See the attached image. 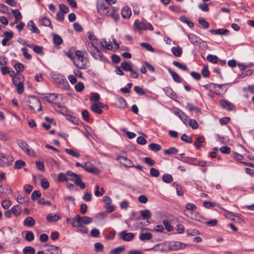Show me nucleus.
<instances>
[{
	"mask_svg": "<svg viewBox=\"0 0 254 254\" xmlns=\"http://www.w3.org/2000/svg\"><path fill=\"white\" fill-rule=\"evenodd\" d=\"M97 12L102 15L111 17L115 21H117L120 16L117 12L118 9L111 6L107 5L102 0L97 3Z\"/></svg>",
	"mask_w": 254,
	"mask_h": 254,
	"instance_id": "f257e3e1",
	"label": "nucleus"
},
{
	"mask_svg": "<svg viewBox=\"0 0 254 254\" xmlns=\"http://www.w3.org/2000/svg\"><path fill=\"white\" fill-rule=\"evenodd\" d=\"M68 175L74 178V180H72L75 184L79 186L81 190H83L85 188V184L84 183L82 182L81 178L80 175L72 172L71 171H68L66 172V174L63 173H60L58 175V179L60 182H63L64 181L67 182L68 178L66 176Z\"/></svg>",
	"mask_w": 254,
	"mask_h": 254,
	"instance_id": "f03ea898",
	"label": "nucleus"
},
{
	"mask_svg": "<svg viewBox=\"0 0 254 254\" xmlns=\"http://www.w3.org/2000/svg\"><path fill=\"white\" fill-rule=\"evenodd\" d=\"M97 43L95 42L88 43L86 45L88 51L95 59L101 61H105L106 60V58L97 47Z\"/></svg>",
	"mask_w": 254,
	"mask_h": 254,
	"instance_id": "7ed1b4c3",
	"label": "nucleus"
},
{
	"mask_svg": "<svg viewBox=\"0 0 254 254\" xmlns=\"http://www.w3.org/2000/svg\"><path fill=\"white\" fill-rule=\"evenodd\" d=\"M52 77L53 81L59 88L64 90H68L69 85L66 78L61 73H53Z\"/></svg>",
	"mask_w": 254,
	"mask_h": 254,
	"instance_id": "20e7f679",
	"label": "nucleus"
},
{
	"mask_svg": "<svg viewBox=\"0 0 254 254\" xmlns=\"http://www.w3.org/2000/svg\"><path fill=\"white\" fill-rule=\"evenodd\" d=\"M27 102L28 103V108L33 113H35L36 111H40L42 110L41 102L36 96H28Z\"/></svg>",
	"mask_w": 254,
	"mask_h": 254,
	"instance_id": "39448f33",
	"label": "nucleus"
},
{
	"mask_svg": "<svg viewBox=\"0 0 254 254\" xmlns=\"http://www.w3.org/2000/svg\"><path fill=\"white\" fill-rule=\"evenodd\" d=\"M74 65L80 69H86L89 67V61L87 58H75L73 60Z\"/></svg>",
	"mask_w": 254,
	"mask_h": 254,
	"instance_id": "423d86ee",
	"label": "nucleus"
},
{
	"mask_svg": "<svg viewBox=\"0 0 254 254\" xmlns=\"http://www.w3.org/2000/svg\"><path fill=\"white\" fill-rule=\"evenodd\" d=\"M18 145L28 155L34 156V151L30 148L29 145L24 141L19 139L17 141Z\"/></svg>",
	"mask_w": 254,
	"mask_h": 254,
	"instance_id": "0eeeda50",
	"label": "nucleus"
},
{
	"mask_svg": "<svg viewBox=\"0 0 254 254\" xmlns=\"http://www.w3.org/2000/svg\"><path fill=\"white\" fill-rule=\"evenodd\" d=\"M13 161L12 157L8 155L0 153V166H9Z\"/></svg>",
	"mask_w": 254,
	"mask_h": 254,
	"instance_id": "6e6552de",
	"label": "nucleus"
},
{
	"mask_svg": "<svg viewBox=\"0 0 254 254\" xmlns=\"http://www.w3.org/2000/svg\"><path fill=\"white\" fill-rule=\"evenodd\" d=\"M75 220L77 224H89L92 222V218L88 216H81L79 214L75 216Z\"/></svg>",
	"mask_w": 254,
	"mask_h": 254,
	"instance_id": "1a4fd4ad",
	"label": "nucleus"
},
{
	"mask_svg": "<svg viewBox=\"0 0 254 254\" xmlns=\"http://www.w3.org/2000/svg\"><path fill=\"white\" fill-rule=\"evenodd\" d=\"M58 97V94L55 93H49L47 95L44 96L42 99L50 103H53L55 105L56 103L55 102L56 99Z\"/></svg>",
	"mask_w": 254,
	"mask_h": 254,
	"instance_id": "9d476101",
	"label": "nucleus"
},
{
	"mask_svg": "<svg viewBox=\"0 0 254 254\" xmlns=\"http://www.w3.org/2000/svg\"><path fill=\"white\" fill-rule=\"evenodd\" d=\"M120 238L125 241H130L134 238V234L132 233H127L125 231L121 232L119 234Z\"/></svg>",
	"mask_w": 254,
	"mask_h": 254,
	"instance_id": "9b49d317",
	"label": "nucleus"
},
{
	"mask_svg": "<svg viewBox=\"0 0 254 254\" xmlns=\"http://www.w3.org/2000/svg\"><path fill=\"white\" fill-rule=\"evenodd\" d=\"M118 160L120 162L123 164L125 166L127 167H134V164L129 159L126 157L121 156L118 157Z\"/></svg>",
	"mask_w": 254,
	"mask_h": 254,
	"instance_id": "f8f14e48",
	"label": "nucleus"
},
{
	"mask_svg": "<svg viewBox=\"0 0 254 254\" xmlns=\"http://www.w3.org/2000/svg\"><path fill=\"white\" fill-rule=\"evenodd\" d=\"M219 102L221 106L228 111H232L235 108L234 105L228 101L221 100Z\"/></svg>",
	"mask_w": 254,
	"mask_h": 254,
	"instance_id": "ddd939ff",
	"label": "nucleus"
},
{
	"mask_svg": "<svg viewBox=\"0 0 254 254\" xmlns=\"http://www.w3.org/2000/svg\"><path fill=\"white\" fill-rule=\"evenodd\" d=\"M188 38L190 42L194 45H198L203 42L199 37L193 34H189Z\"/></svg>",
	"mask_w": 254,
	"mask_h": 254,
	"instance_id": "4468645a",
	"label": "nucleus"
},
{
	"mask_svg": "<svg viewBox=\"0 0 254 254\" xmlns=\"http://www.w3.org/2000/svg\"><path fill=\"white\" fill-rule=\"evenodd\" d=\"M2 194L6 195H11L12 190L11 189L6 185H0V196Z\"/></svg>",
	"mask_w": 254,
	"mask_h": 254,
	"instance_id": "2eb2a0df",
	"label": "nucleus"
},
{
	"mask_svg": "<svg viewBox=\"0 0 254 254\" xmlns=\"http://www.w3.org/2000/svg\"><path fill=\"white\" fill-rule=\"evenodd\" d=\"M27 27L32 33L37 34H39L40 33L39 29L36 26L33 20H30L28 22Z\"/></svg>",
	"mask_w": 254,
	"mask_h": 254,
	"instance_id": "dca6fc26",
	"label": "nucleus"
},
{
	"mask_svg": "<svg viewBox=\"0 0 254 254\" xmlns=\"http://www.w3.org/2000/svg\"><path fill=\"white\" fill-rule=\"evenodd\" d=\"M85 171L95 175H98L100 173V171L90 163H88Z\"/></svg>",
	"mask_w": 254,
	"mask_h": 254,
	"instance_id": "f3484780",
	"label": "nucleus"
},
{
	"mask_svg": "<svg viewBox=\"0 0 254 254\" xmlns=\"http://www.w3.org/2000/svg\"><path fill=\"white\" fill-rule=\"evenodd\" d=\"M72 226L73 227L77 228L78 231L81 233L85 234H87L88 233V228L83 225L77 224L74 221L72 224Z\"/></svg>",
	"mask_w": 254,
	"mask_h": 254,
	"instance_id": "a211bd4d",
	"label": "nucleus"
},
{
	"mask_svg": "<svg viewBox=\"0 0 254 254\" xmlns=\"http://www.w3.org/2000/svg\"><path fill=\"white\" fill-rule=\"evenodd\" d=\"M209 32L212 34L226 35L229 33V30L226 29H211Z\"/></svg>",
	"mask_w": 254,
	"mask_h": 254,
	"instance_id": "6ab92c4d",
	"label": "nucleus"
},
{
	"mask_svg": "<svg viewBox=\"0 0 254 254\" xmlns=\"http://www.w3.org/2000/svg\"><path fill=\"white\" fill-rule=\"evenodd\" d=\"M168 71L171 74L172 78L175 82L177 83H181L182 82V79L181 77L177 72L173 70L170 68H168Z\"/></svg>",
	"mask_w": 254,
	"mask_h": 254,
	"instance_id": "aec40b11",
	"label": "nucleus"
},
{
	"mask_svg": "<svg viewBox=\"0 0 254 254\" xmlns=\"http://www.w3.org/2000/svg\"><path fill=\"white\" fill-rule=\"evenodd\" d=\"M11 211L15 216L18 217L21 214L22 208L19 205H16L12 207Z\"/></svg>",
	"mask_w": 254,
	"mask_h": 254,
	"instance_id": "412c9836",
	"label": "nucleus"
},
{
	"mask_svg": "<svg viewBox=\"0 0 254 254\" xmlns=\"http://www.w3.org/2000/svg\"><path fill=\"white\" fill-rule=\"evenodd\" d=\"M23 224L26 227H33L35 224V220L32 217H28L24 220Z\"/></svg>",
	"mask_w": 254,
	"mask_h": 254,
	"instance_id": "4be33fe9",
	"label": "nucleus"
},
{
	"mask_svg": "<svg viewBox=\"0 0 254 254\" xmlns=\"http://www.w3.org/2000/svg\"><path fill=\"white\" fill-rule=\"evenodd\" d=\"M122 16L124 18H129L131 14V11L128 7H125L122 9Z\"/></svg>",
	"mask_w": 254,
	"mask_h": 254,
	"instance_id": "5701e85b",
	"label": "nucleus"
},
{
	"mask_svg": "<svg viewBox=\"0 0 254 254\" xmlns=\"http://www.w3.org/2000/svg\"><path fill=\"white\" fill-rule=\"evenodd\" d=\"M152 238V234L149 232L142 233L139 235V239L142 241L150 240Z\"/></svg>",
	"mask_w": 254,
	"mask_h": 254,
	"instance_id": "b1692460",
	"label": "nucleus"
},
{
	"mask_svg": "<svg viewBox=\"0 0 254 254\" xmlns=\"http://www.w3.org/2000/svg\"><path fill=\"white\" fill-rule=\"evenodd\" d=\"M53 107L57 112L63 115H65L67 113V109L64 106L58 105L57 104H56L55 105H53Z\"/></svg>",
	"mask_w": 254,
	"mask_h": 254,
	"instance_id": "393cba45",
	"label": "nucleus"
},
{
	"mask_svg": "<svg viewBox=\"0 0 254 254\" xmlns=\"http://www.w3.org/2000/svg\"><path fill=\"white\" fill-rule=\"evenodd\" d=\"M205 141V138L203 136H199L197 137L196 141L194 142V145L196 149H199L201 147V143Z\"/></svg>",
	"mask_w": 254,
	"mask_h": 254,
	"instance_id": "a878e982",
	"label": "nucleus"
},
{
	"mask_svg": "<svg viewBox=\"0 0 254 254\" xmlns=\"http://www.w3.org/2000/svg\"><path fill=\"white\" fill-rule=\"evenodd\" d=\"M171 51L172 53L177 57H181L183 51L182 48L179 46L178 47H173L171 49Z\"/></svg>",
	"mask_w": 254,
	"mask_h": 254,
	"instance_id": "bb28decb",
	"label": "nucleus"
},
{
	"mask_svg": "<svg viewBox=\"0 0 254 254\" xmlns=\"http://www.w3.org/2000/svg\"><path fill=\"white\" fill-rule=\"evenodd\" d=\"M46 218L49 222H56L59 219L60 216L56 214L50 213L47 215Z\"/></svg>",
	"mask_w": 254,
	"mask_h": 254,
	"instance_id": "cd10ccee",
	"label": "nucleus"
},
{
	"mask_svg": "<svg viewBox=\"0 0 254 254\" xmlns=\"http://www.w3.org/2000/svg\"><path fill=\"white\" fill-rule=\"evenodd\" d=\"M140 213L143 219H148L151 217V213L149 210L145 209L141 210Z\"/></svg>",
	"mask_w": 254,
	"mask_h": 254,
	"instance_id": "c85d7f7f",
	"label": "nucleus"
},
{
	"mask_svg": "<svg viewBox=\"0 0 254 254\" xmlns=\"http://www.w3.org/2000/svg\"><path fill=\"white\" fill-rule=\"evenodd\" d=\"M121 67L126 71H131L132 67L130 63L125 61L121 64Z\"/></svg>",
	"mask_w": 254,
	"mask_h": 254,
	"instance_id": "c756f323",
	"label": "nucleus"
},
{
	"mask_svg": "<svg viewBox=\"0 0 254 254\" xmlns=\"http://www.w3.org/2000/svg\"><path fill=\"white\" fill-rule=\"evenodd\" d=\"M13 84L19 82H23L24 80V76L20 73H17L12 79Z\"/></svg>",
	"mask_w": 254,
	"mask_h": 254,
	"instance_id": "7c9ffc66",
	"label": "nucleus"
},
{
	"mask_svg": "<svg viewBox=\"0 0 254 254\" xmlns=\"http://www.w3.org/2000/svg\"><path fill=\"white\" fill-rule=\"evenodd\" d=\"M187 107L188 109L190 112L194 111L196 113H201L200 109L198 107L195 106L194 105L192 104H188Z\"/></svg>",
	"mask_w": 254,
	"mask_h": 254,
	"instance_id": "2f4dec72",
	"label": "nucleus"
},
{
	"mask_svg": "<svg viewBox=\"0 0 254 254\" xmlns=\"http://www.w3.org/2000/svg\"><path fill=\"white\" fill-rule=\"evenodd\" d=\"M164 91H165L166 94L171 98L173 99L176 96L175 93L170 87H166L164 88Z\"/></svg>",
	"mask_w": 254,
	"mask_h": 254,
	"instance_id": "473e14b6",
	"label": "nucleus"
},
{
	"mask_svg": "<svg viewBox=\"0 0 254 254\" xmlns=\"http://www.w3.org/2000/svg\"><path fill=\"white\" fill-rule=\"evenodd\" d=\"M148 148L152 151L157 152L161 150V146L158 144L152 143L148 145Z\"/></svg>",
	"mask_w": 254,
	"mask_h": 254,
	"instance_id": "72a5a7b5",
	"label": "nucleus"
},
{
	"mask_svg": "<svg viewBox=\"0 0 254 254\" xmlns=\"http://www.w3.org/2000/svg\"><path fill=\"white\" fill-rule=\"evenodd\" d=\"M101 45L108 50H111L113 49V46L111 42H107L106 40H103L100 43Z\"/></svg>",
	"mask_w": 254,
	"mask_h": 254,
	"instance_id": "f704fd0d",
	"label": "nucleus"
},
{
	"mask_svg": "<svg viewBox=\"0 0 254 254\" xmlns=\"http://www.w3.org/2000/svg\"><path fill=\"white\" fill-rule=\"evenodd\" d=\"M12 13L15 18L14 23H17V21L21 19L22 17L21 13L18 9H14L12 10Z\"/></svg>",
	"mask_w": 254,
	"mask_h": 254,
	"instance_id": "c9c22d12",
	"label": "nucleus"
},
{
	"mask_svg": "<svg viewBox=\"0 0 254 254\" xmlns=\"http://www.w3.org/2000/svg\"><path fill=\"white\" fill-rule=\"evenodd\" d=\"M173 186L176 188L177 193L178 195L181 196L183 194L184 191L182 190V186L181 185H180L177 182H174L173 184Z\"/></svg>",
	"mask_w": 254,
	"mask_h": 254,
	"instance_id": "e433bc0d",
	"label": "nucleus"
},
{
	"mask_svg": "<svg viewBox=\"0 0 254 254\" xmlns=\"http://www.w3.org/2000/svg\"><path fill=\"white\" fill-rule=\"evenodd\" d=\"M65 151L68 154L75 158H79L80 156V155L79 153L76 152L73 149L66 148L65 149Z\"/></svg>",
	"mask_w": 254,
	"mask_h": 254,
	"instance_id": "4c0bfd02",
	"label": "nucleus"
},
{
	"mask_svg": "<svg viewBox=\"0 0 254 254\" xmlns=\"http://www.w3.org/2000/svg\"><path fill=\"white\" fill-rule=\"evenodd\" d=\"M198 22L203 28L207 29L209 28V24L204 18H199Z\"/></svg>",
	"mask_w": 254,
	"mask_h": 254,
	"instance_id": "58836bf2",
	"label": "nucleus"
},
{
	"mask_svg": "<svg viewBox=\"0 0 254 254\" xmlns=\"http://www.w3.org/2000/svg\"><path fill=\"white\" fill-rule=\"evenodd\" d=\"M178 152V149L176 148L175 147H171L168 149L165 150L164 153L166 155H172L176 154Z\"/></svg>",
	"mask_w": 254,
	"mask_h": 254,
	"instance_id": "ea45409f",
	"label": "nucleus"
},
{
	"mask_svg": "<svg viewBox=\"0 0 254 254\" xmlns=\"http://www.w3.org/2000/svg\"><path fill=\"white\" fill-rule=\"evenodd\" d=\"M162 180L166 183H170L173 181V178L171 175L165 174L162 177Z\"/></svg>",
	"mask_w": 254,
	"mask_h": 254,
	"instance_id": "a19ab883",
	"label": "nucleus"
},
{
	"mask_svg": "<svg viewBox=\"0 0 254 254\" xmlns=\"http://www.w3.org/2000/svg\"><path fill=\"white\" fill-rule=\"evenodd\" d=\"M26 164L22 160H18L15 162L14 168L16 170H19L25 166Z\"/></svg>",
	"mask_w": 254,
	"mask_h": 254,
	"instance_id": "79ce46f5",
	"label": "nucleus"
},
{
	"mask_svg": "<svg viewBox=\"0 0 254 254\" xmlns=\"http://www.w3.org/2000/svg\"><path fill=\"white\" fill-rule=\"evenodd\" d=\"M23 252L24 254H35V250L31 246H27L23 249Z\"/></svg>",
	"mask_w": 254,
	"mask_h": 254,
	"instance_id": "37998d69",
	"label": "nucleus"
},
{
	"mask_svg": "<svg viewBox=\"0 0 254 254\" xmlns=\"http://www.w3.org/2000/svg\"><path fill=\"white\" fill-rule=\"evenodd\" d=\"M125 249V247L124 246H121L120 247L116 248L114 249H112L110 253L111 254H119L122 252H123Z\"/></svg>",
	"mask_w": 254,
	"mask_h": 254,
	"instance_id": "c03bdc74",
	"label": "nucleus"
},
{
	"mask_svg": "<svg viewBox=\"0 0 254 254\" xmlns=\"http://www.w3.org/2000/svg\"><path fill=\"white\" fill-rule=\"evenodd\" d=\"M95 189L96 190L94 194L96 196H102L105 192L104 188H101L100 189V187L98 185L96 186Z\"/></svg>",
	"mask_w": 254,
	"mask_h": 254,
	"instance_id": "a18cd8bd",
	"label": "nucleus"
},
{
	"mask_svg": "<svg viewBox=\"0 0 254 254\" xmlns=\"http://www.w3.org/2000/svg\"><path fill=\"white\" fill-rule=\"evenodd\" d=\"M51 254H62V251L59 247L52 245L50 247Z\"/></svg>",
	"mask_w": 254,
	"mask_h": 254,
	"instance_id": "49530a36",
	"label": "nucleus"
},
{
	"mask_svg": "<svg viewBox=\"0 0 254 254\" xmlns=\"http://www.w3.org/2000/svg\"><path fill=\"white\" fill-rule=\"evenodd\" d=\"M53 40L54 44L57 45H60L63 43L61 37L56 34L53 35Z\"/></svg>",
	"mask_w": 254,
	"mask_h": 254,
	"instance_id": "de8ad7c7",
	"label": "nucleus"
},
{
	"mask_svg": "<svg viewBox=\"0 0 254 254\" xmlns=\"http://www.w3.org/2000/svg\"><path fill=\"white\" fill-rule=\"evenodd\" d=\"M173 64L175 66H176V67H178L179 68H180L184 71L188 70L187 66L186 65L182 64V63H181L179 62L174 61Z\"/></svg>",
	"mask_w": 254,
	"mask_h": 254,
	"instance_id": "09e8293b",
	"label": "nucleus"
},
{
	"mask_svg": "<svg viewBox=\"0 0 254 254\" xmlns=\"http://www.w3.org/2000/svg\"><path fill=\"white\" fill-rule=\"evenodd\" d=\"M134 25L135 27V28L138 29V30H145V27H146V23L140 22H137L135 21Z\"/></svg>",
	"mask_w": 254,
	"mask_h": 254,
	"instance_id": "8fccbe9b",
	"label": "nucleus"
},
{
	"mask_svg": "<svg viewBox=\"0 0 254 254\" xmlns=\"http://www.w3.org/2000/svg\"><path fill=\"white\" fill-rule=\"evenodd\" d=\"M172 246L175 247L174 248V250H178L180 248H185L186 245L184 243H180L179 242H172Z\"/></svg>",
	"mask_w": 254,
	"mask_h": 254,
	"instance_id": "3c124183",
	"label": "nucleus"
},
{
	"mask_svg": "<svg viewBox=\"0 0 254 254\" xmlns=\"http://www.w3.org/2000/svg\"><path fill=\"white\" fill-rule=\"evenodd\" d=\"M14 84L16 86V90L17 92L20 94L23 93L24 92V86L23 82H19L18 83Z\"/></svg>",
	"mask_w": 254,
	"mask_h": 254,
	"instance_id": "603ef678",
	"label": "nucleus"
},
{
	"mask_svg": "<svg viewBox=\"0 0 254 254\" xmlns=\"http://www.w3.org/2000/svg\"><path fill=\"white\" fill-rule=\"evenodd\" d=\"M34 239V235L32 231L27 232L25 235V240L28 242H32Z\"/></svg>",
	"mask_w": 254,
	"mask_h": 254,
	"instance_id": "864d4df0",
	"label": "nucleus"
},
{
	"mask_svg": "<svg viewBox=\"0 0 254 254\" xmlns=\"http://www.w3.org/2000/svg\"><path fill=\"white\" fill-rule=\"evenodd\" d=\"M91 110L95 113L98 114H101L102 113V110L98 107V106L95 104L94 103L91 106Z\"/></svg>",
	"mask_w": 254,
	"mask_h": 254,
	"instance_id": "5fc2aeb1",
	"label": "nucleus"
},
{
	"mask_svg": "<svg viewBox=\"0 0 254 254\" xmlns=\"http://www.w3.org/2000/svg\"><path fill=\"white\" fill-rule=\"evenodd\" d=\"M36 167L37 168V169L38 170H39L40 171L44 172L45 171V165H44V163L43 161H36Z\"/></svg>",
	"mask_w": 254,
	"mask_h": 254,
	"instance_id": "6e6d98bb",
	"label": "nucleus"
},
{
	"mask_svg": "<svg viewBox=\"0 0 254 254\" xmlns=\"http://www.w3.org/2000/svg\"><path fill=\"white\" fill-rule=\"evenodd\" d=\"M207 60L211 63L216 64L218 61V58L215 55H208L207 56Z\"/></svg>",
	"mask_w": 254,
	"mask_h": 254,
	"instance_id": "4d7b16f0",
	"label": "nucleus"
},
{
	"mask_svg": "<svg viewBox=\"0 0 254 254\" xmlns=\"http://www.w3.org/2000/svg\"><path fill=\"white\" fill-rule=\"evenodd\" d=\"M41 196V193L39 190H34L31 195V198L33 200L38 199Z\"/></svg>",
	"mask_w": 254,
	"mask_h": 254,
	"instance_id": "13d9d810",
	"label": "nucleus"
},
{
	"mask_svg": "<svg viewBox=\"0 0 254 254\" xmlns=\"http://www.w3.org/2000/svg\"><path fill=\"white\" fill-rule=\"evenodd\" d=\"M163 223L167 231L171 232L172 231L173 226L170 225V222L168 219L164 220L163 221Z\"/></svg>",
	"mask_w": 254,
	"mask_h": 254,
	"instance_id": "bf43d9fd",
	"label": "nucleus"
},
{
	"mask_svg": "<svg viewBox=\"0 0 254 254\" xmlns=\"http://www.w3.org/2000/svg\"><path fill=\"white\" fill-rule=\"evenodd\" d=\"M140 46L146 49V50L152 52H154V49L151 46V45L147 43H141Z\"/></svg>",
	"mask_w": 254,
	"mask_h": 254,
	"instance_id": "052dcab7",
	"label": "nucleus"
},
{
	"mask_svg": "<svg viewBox=\"0 0 254 254\" xmlns=\"http://www.w3.org/2000/svg\"><path fill=\"white\" fill-rule=\"evenodd\" d=\"M41 24L45 26H50L51 25V22L49 18L44 17L40 20Z\"/></svg>",
	"mask_w": 254,
	"mask_h": 254,
	"instance_id": "680f3d73",
	"label": "nucleus"
},
{
	"mask_svg": "<svg viewBox=\"0 0 254 254\" xmlns=\"http://www.w3.org/2000/svg\"><path fill=\"white\" fill-rule=\"evenodd\" d=\"M9 135L7 133L0 131V140L5 141L9 139Z\"/></svg>",
	"mask_w": 254,
	"mask_h": 254,
	"instance_id": "e2e57ef3",
	"label": "nucleus"
},
{
	"mask_svg": "<svg viewBox=\"0 0 254 254\" xmlns=\"http://www.w3.org/2000/svg\"><path fill=\"white\" fill-rule=\"evenodd\" d=\"M187 233L190 236H196L199 234V231L196 229L190 228L187 230Z\"/></svg>",
	"mask_w": 254,
	"mask_h": 254,
	"instance_id": "0e129e2a",
	"label": "nucleus"
},
{
	"mask_svg": "<svg viewBox=\"0 0 254 254\" xmlns=\"http://www.w3.org/2000/svg\"><path fill=\"white\" fill-rule=\"evenodd\" d=\"M189 123V125L193 129H197L199 127V125H198V123L196 122V121L195 120L190 119Z\"/></svg>",
	"mask_w": 254,
	"mask_h": 254,
	"instance_id": "69168bd1",
	"label": "nucleus"
},
{
	"mask_svg": "<svg viewBox=\"0 0 254 254\" xmlns=\"http://www.w3.org/2000/svg\"><path fill=\"white\" fill-rule=\"evenodd\" d=\"M33 51L38 54L43 55L44 54L43 52V48L41 46H32Z\"/></svg>",
	"mask_w": 254,
	"mask_h": 254,
	"instance_id": "338daca9",
	"label": "nucleus"
},
{
	"mask_svg": "<svg viewBox=\"0 0 254 254\" xmlns=\"http://www.w3.org/2000/svg\"><path fill=\"white\" fill-rule=\"evenodd\" d=\"M60 11L64 13H67L69 12V10L68 7L64 3H61L59 5Z\"/></svg>",
	"mask_w": 254,
	"mask_h": 254,
	"instance_id": "774afa93",
	"label": "nucleus"
}]
</instances>
